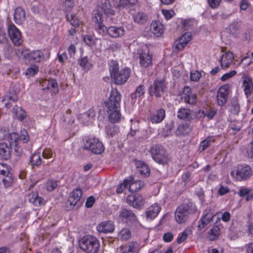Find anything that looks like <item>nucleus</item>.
<instances>
[{
    "label": "nucleus",
    "mask_w": 253,
    "mask_h": 253,
    "mask_svg": "<svg viewBox=\"0 0 253 253\" xmlns=\"http://www.w3.org/2000/svg\"><path fill=\"white\" fill-rule=\"evenodd\" d=\"M197 211L195 204L188 200L177 208L175 212V220L179 223H184L188 219L189 214L195 213Z\"/></svg>",
    "instance_id": "nucleus-2"
},
{
    "label": "nucleus",
    "mask_w": 253,
    "mask_h": 253,
    "mask_svg": "<svg viewBox=\"0 0 253 253\" xmlns=\"http://www.w3.org/2000/svg\"><path fill=\"white\" fill-rule=\"evenodd\" d=\"M12 113L15 115L17 119L20 121H23L27 116V113L20 107L15 106L12 109Z\"/></svg>",
    "instance_id": "nucleus-37"
},
{
    "label": "nucleus",
    "mask_w": 253,
    "mask_h": 253,
    "mask_svg": "<svg viewBox=\"0 0 253 253\" xmlns=\"http://www.w3.org/2000/svg\"><path fill=\"white\" fill-rule=\"evenodd\" d=\"M10 147L9 145L5 142L0 143V156L1 158L4 160H7L10 159Z\"/></svg>",
    "instance_id": "nucleus-32"
},
{
    "label": "nucleus",
    "mask_w": 253,
    "mask_h": 253,
    "mask_svg": "<svg viewBox=\"0 0 253 253\" xmlns=\"http://www.w3.org/2000/svg\"><path fill=\"white\" fill-rule=\"evenodd\" d=\"M52 151L50 149L46 148L42 152V157L44 159H48L52 156Z\"/></svg>",
    "instance_id": "nucleus-63"
},
{
    "label": "nucleus",
    "mask_w": 253,
    "mask_h": 253,
    "mask_svg": "<svg viewBox=\"0 0 253 253\" xmlns=\"http://www.w3.org/2000/svg\"><path fill=\"white\" fill-rule=\"evenodd\" d=\"M19 135L15 132H12L7 134V140L11 149L13 147L14 154L18 157L21 156L23 154V149L19 143Z\"/></svg>",
    "instance_id": "nucleus-12"
},
{
    "label": "nucleus",
    "mask_w": 253,
    "mask_h": 253,
    "mask_svg": "<svg viewBox=\"0 0 253 253\" xmlns=\"http://www.w3.org/2000/svg\"><path fill=\"white\" fill-rule=\"evenodd\" d=\"M162 12L163 15L165 16L166 19L167 20L170 19L174 15V12L172 10H168L163 9L162 10Z\"/></svg>",
    "instance_id": "nucleus-62"
},
{
    "label": "nucleus",
    "mask_w": 253,
    "mask_h": 253,
    "mask_svg": "<svg viewBox=\"0 0 253 253\" xmlns=\"http://www.w3.org/2000/svg\"><path fill=\"white\" fill-rule=\"evenodd\" d=\"M92 19L94 23L95 30L101 36L108 34L112 38H117L122 37L125 33V30L122 26H111L108 28L105 26L103 24V15L98 10L95 12L94 16L92 17Z\"/></svg>",
    "instance_id": "nucleus-1"
},
{
    "label": "nucleus",
    "mask_w": 253,
    "mask_h": 253,
    "mask_svg": "<svg viewBox=\"0 0 253 253\" xmlns=\"http://www.w3.org/2000/svg\"><path fill=\"white\" fill-rule=\"evenodd\" d=\"M126 203L136 209L141 208L145 204V199L138 194L128 195L126 199Z\"/></svg>",
    "instance_id": "nucleus-15"
},
{
    "label": "nucleus",
    "mask_w": 253,
    "mask_h": 253,
    "mask_svg": "<svg viewBox=\"0 0 253 253\" xmlns=\"http://www.w3.org/2000/svg\"><path fill=\"white\" fill-rule=\"evenodd\" d=\"M60 2L66 10H70L74 5L73 0H60Z\"/></svg>",
    "instance_id": "nucleus-50"
},
{
    "label": "nucleus",
    "mask_w": 253,
    "mask_h": 253,
    "mask_svg": "<svg viewBox=\"0 0 253 253\" xmlns=\"http://www.w3.org/2000/svg\"><path fill=\"white\" fill-rule=\"evenodd\" d=\"M96 229L99 233H112L115 229L114 222L111 220L102 221L96 226Z\"/></svg>",
    "instance_id": "nucleus-20"
},
{
    "label": "nucleus",
    "mask_w": 253,
    "mask_h": 253,
    "mask_svg": "<svg viewBox=\"0 0 253 253\" xmlns=\"http://www.w3.org/2000/svg\"><path fill=\"white\" fill-rule=\"evenodd\" d=\"M139 63L143 68L148 67L152 65V55L149 53V50L142 51L139 56Z\"/></svg>",
    "instance_id": "nucleus-21"
},
{
    "label": "nucleus",
    "mask_w": 253,
    "mask_h": 253,
    "mask_svg": "<svg viewBox=\"0 0 253 253\" xmlns=\"http://www.w3.org/2000/svg\"><path fill=\"white\" fill-rule=\"evenodd\" d=\"M230 111L235 115H238L240 112V105L236 98H234L232 100Z\"/></svg>",
    "instance_id": "nucleus-45"
},
{
    "label": "nucleus",
    "mask_w": 253,
    "mask_h": 253,
    "mask_svg": "<svg viewBox=\"0 0 253 253\" xmlns=\"http://www.w3.org/2000/svg\"><path fill=\"white\" fill-rule=\"evenodd\" d=\"M14 19L17 24H21L25 21L26 15L24 10L20 7H17L14 13Z\"/></svg>",
    "instance_id": "nucleus-33"
},
{
    "label": "nucleus",
    "mask_w": 253,
    "mask_h": 253,
    "mask_svg": "<svg viewBox=\"0 0 253 253\" xmlns=\"http://www.w3.org/2000/svg\"><path fill=\"white\" fill-rule=\"evenodd\" d=\"M82 195V191L79 188L74 189L70 194L67 204H69V209H73L76 205L78 207L81 206L82 203L80 200Z\"/></svg>",
    "instance_id": "nucleus-16"
},
{
    "label": "nucleus",
    "mask_w": 253,
    "mask_h": 253,
    "mask_svg": "<svg viewBox=\"0 0 253 253\" xmlns=\"http://www.w3.org/2000/svg\"><path fill=\"white\" fill-rule=\"evenodd\" d=\"M131 71L129 68H125L121 70L117 73L115 74L112 78L114 83L117 84H125L130 76Z\"/></svg>",
    "instance_id": "nucleus-14"
},
{
    "label": "nucleus",
    "mask_w": 253,
    "mask_h": 253,
    "mask_svg": "<svg viewBox=\"0 0 253 253\" xmlns=\"http://www.w3.org/2000/svg\"><path fill=\"white\" fill-rule=\"evenodd\" d=\"M129 180L126 179L124 180L122 183H121L117 188L116 192L118 194L122 193L128 186L129 184Z\"/></svg>",
    "instance_id": "nucleus-52"
},
{
    "label": "nucleus",
    "mask_w": 253,
    "mask_h": 253,
    "mask_svg": "<svg viewBox=\"0 0 253 253\" xmlns=\"http://www.w3.org/2000/svg\"><path fill=\"white\" fill-rule=\"evenodd\" d=\"M57 184L56 181L48 180L46 183V188L48 191H52L56 188Z\"/></svg>",
    "instance_id": "nucleus-54"
},
{
    "label": "nucleus",
    "mask_w": 253,
    "mask_h": 253,
    "mask_svg": "<svg viewBox=\"0 0 253 253\" xmlns=\"http://www.w3.org/2000/svg\"><path fill=\"white\" fill-rule=\"evenodd\" d=\"M108 112H110L109 116V119L111 123H117L120 120L121 114L120 112V109H114V110H108Z\"/></svg>",
    "instance_id": "nucleus-38"
},
{
    "label": "nucleus",
    "mask_w": 253,
    "mask_h": 253,
    "mask_svg": "<svg viewBox=\"0 0 253 253\" xmlns=\"http://www.w3.org/2000/svg\"><path fill=\"white\" fill-rule=\"evenodd\" d=\"M80 248L86 253H97L100 247L99 240L94 236L86 235L79 242Z\"/></svg>",
    "instance_id": "nucleus-4"
},
{
    "label": "nucleus",
    "mask_w": 253,
    "mask_h": 253,
    "mask_svg": "<svg viewBox=\"0 0 253 253\" xmlns=\"http://www.w3.org/2000/svg\"><path fill=\"white\" fill-rule=\"evenodd\" d=\"M118 238L121 241H127L131 238V233L127 228H123L118 234Z\"/></svg>",
    "instance_id": "nucleus-40"
},
{
    "label": "nucleus",
    "mask_w": 253,
    "mask_h": 253,
    "mask_svg": "<svg viewBox=\"0 0 253 253\" xmlns=\"http://www.w3.org/2000/svg\"><path fill=\"white\" fill-rule=\"evenodd\" d=\"M220 234V229L217 226H214L208 232V239L210 241L216 239Z\"/></svg>",
    "instance_id": "nucleus-41"
},
{
    "label": "nucleus",
    "mask_w": 253,
    "mask_h": 253,
    "mask_svg": "<svg viewBox=\"0 0 253 253\" xmlns=\"http://www.w3.org/2000/svg\"><path fill=\"white\" fill-rule=\"evenodd\" d=\"M30 163L32 166H39L42 163L41 154L39 153H34L30 158Z\"/></svg>",
    "instance_id": "nucleus-43"
},
{
    "label": "nucleus",
    "mask_w": 253,
    "mask_h": 253,
    "mask_svg": "<svg viewBox=\"0 0 253 253\" xmlns=\"http://www.w3.org/2000/svg\"><path fill=\"white\" fill-rule=\"evenodd\" d=\"M183 99L184 102L191 105H194L196 101L195 94L191 93V88L189 86L184 87L183 89Z\"/></svg>",
    "instance_id": "nucleus-28"
},
{
    "label": "nucleus",
    "mask_w": 253,
    "mask_h": 253,
    "mask_svg": "<svg viewBox=\"0 0 253 253\" xmlns=\"http://www.w3.org/2000/svg\"><path fill=\"white\" fill-rule=\"evenodd\" d=\"M136 167L139 173L144 177H148L150 173V170L147 164L142 161H137Z\"/></svg>",
    "instance_id": "nucleus-30"
},
{
    "label": "nucleus",
    "mask_w": 253,
    "mask_h": 253,
    "mask_svg": "<svg viewBox=\"0 0 253 253\" xmlns=\"http://www.w3.org/2000/svg\"><path fill=\"white\" fill-rule=\"evenodd\" d=\"M10 169V168L6 165L0 164V180L5 188L11 187L13 182V177Z\"/></svg>",
    "instance_id": "nucleus-8"
},
{
    "label": "nucleus",
    "mask_w": 253,
    "mask_h": 253,
    "mask_svg": "<svg viewBox=\"0 0 253 253\" xmlns=\"http://www.w3.org/2000/svg\"><path fill=\"white\" fill-rule=\"evenodd\" d=\"M9 36L13 43L19 46L23 42L21 34L14 25H10L8 29Z\"/></svg>",
    "instance_id": "nucleus-17"
},
{
    "label": "nucleus",
    "mask_w": 253,
    "mask_h": 253,
    "mask_svg": "<svg viewBox=\"0 0 253 253\" xmlns=\"http://www.w3.org/2000/svg\"><path fill=\"white\" fill-rule=\"evenodd\" d=\"M97 7V9L93 11L92 17L94 16L95 12L98 10L102 15V12H103L104 14L108 17L115 14V11L112 9L109 0H98Z\"/></svg>",
    "instance_id": "nucleus-11"
},
{
    "label": "nucleus",
    "mask_w": 253,
    "mask_h": 253,
    "mask_svg": "<svg viewBox=\"0 0 253 253\" xmlns=\"http://www.w3.org/2000/svg\"><path fill=\"white\" fill-rule=\"evenodd\" d=\"M214 215L210 210H206L204 212L203 215L201 217L199 221V224L197 228L199 230H201L208 225L212 220Z\"/></svg>",
    "instance_id": "nucleus-19"
},
{
    "label": "nucleus",
    "mask_w": 253,
    "mask_h": 253,
    "mask_svg": "<svg viewBox=\"0 0 253 253\" xmlns=\"http://www.w3.org/2000/svg\"><path fill=\"white\" fill-rule=\"evenodd\" d=\"M228 95V87L227 85H223L219 87L217 94V102L219 106H223L226 103Z\"/></svg>",
    "instance_id": "nucleus-22"
},
{
    "label": "nucleus",
    "mask_w": 253,
    "mask_h": 253,
    "mask_svg": "<svg viewBox=\"0 0 253 253\" xmlns=\"http://www.w3.org/2000/svg\"><path fill=\"white\" fill-rule=\"evenodd\" d=\"M78 64L84 70H88L91 64L89 62L88 58L87 56H84L78 60Z\"/></svg>",
    "instance_id": "nucleus-49"
},
{
    "label": "nucleus",
    "mask_w": 253,
    "mask_h": 253,
    "mask_svg": "<svg viewBox=\"0 0 253 253\" xmlns=\"http://www.w3.org/2000/svg\"><path fill=\"white\" fill-rule=\"evenodd\" d=\"M191 40V35L190 33H186L183 34L178 41L175 42L173 50L177 52L182 50Z\"/></svg>",
    "instance_id": "nucleus-18"
},
{
    "label": "nucleus",
    "mask_w": 253,
    "mask_h": 253,
    "mask_svg": "<svg viewBox=\"0 0 253 253\" xmlns=\"http://www.w3.org/2000/svg\"><path fill=\"white\" fill-rule=\"evenodd\" d=\"M27 196L29 202L34 206L39 207L45 204L44 200L42 197L39 196L37 191H32Z\"/></svg>",
    "instance_id": "nucleus-26"
},
{
    "label": "nucleus",
    "mask_w": 253,
    "mask_h": 253,
    "mask_svg": "<svg viewBox=\"0 0 253 253\" xmlns=\"http://www.w3.org/2000/svg\"><path fill=\"white\" fill-rule=\"evenodd\" d=\"M150 152L153 159L159 164L165 165L169 161L168 153L161 145L153 146L150 149Z\"/></svg>",
    "instance_id": "nucleus-6"
},
{
    "label": "nucleus",
    "mask_w": 253,
    "mask_h": 253,
    "mask_svg": "<svg viewBox=\"0 0 253 253\" xmlns=\"http://www.w3.org/2000/svg\"><path fill=\"white\" fill-rule=\"evenodd\" d=\"M166 84L164 79H156L153 84L150 86L149 92L151 96L155 95L156 97H160L166 89Z\"/></svg>",
    "instance_id": "nucleus-10"
},
{
    "label": "nucleus",
    "mask_w": 253,
    "mask_h": 253,
    "mask_svg": "<svg viewBox=\"0 0 253 253\" xmlns=\"http://www.w3.org/2000/svg\"><path fill=\"white\" fill-rule=\"evenodd\" d=\"M16 54L19 57H23L29 61L40 62L44 58V54L40 50L30 51L24 47H19L16 50Z\"/></svg>",
    "instance_id": "nucleus-5"
},
{
    "label": "nucleus",
    "mask_w": 253,
    "mask_h": 253,
    "mask_svg": "<svg viewBox=\"0 0 253 253\" xmlns=\"http://www.w3.org/2000/svg\"><path fill=\"white\" fill-rule=\"evenodd\" d=\"M122 95L116 89L111 90L108 100L106 102L108 110L120 109Z\"/></svg>",
    "instance_id": "nucleus-9"
},
{
    "label": "nucleus",
    "mask_w": 253,
    "mask_h": 253,
    "mask_svg": "<svg viewBox=\"0 0 253 253\" xmlns=\"http://www.w3.org/2000/svg\"><path fill=\"white\" fill-rule=\"evenodd\" d=\"M121 45L116 42L111 43L106 48V50L109 51L114 52L120 49Z\"/></svg>",
    "instance_id": "nucleus-57"
},
{
    "label": "nucleus",
    "mask_w": 253,
    "mask_h": 253,
    "mask_svg": "<svg viewBox=\"0 0 253 253\" xmlns=\"http://www.w3.org/2000/svg\"><path fill=\"white\" fill-rule=\"evenodd\" d=\"M161 210V208L158 204H154L149 207L146 212L147 218L151 219L155 218Z\"/></svg>",
    "instance_id": "nucleus-31"
},
{
    "label": "nucleus",
    "mask_w": 253,
    "mask_h": 253,
    "mask_svg": "<svg viewBox=\"0 0 253 253\" xmlns=\"http://www.w3.org/2000/svg\"><path fill=\"white\" fill-rule=\"evenodd\" d=\"M95 116L93 110L89 109L87 112L80 114L79 116V120L81 123L84 125H88L93 120Z\"/></svg>",
    "instance_id": "nucleus-27"
},
{
    "label": "nucleus",
    "mask_w": 253,
    "mask_h": 253,
    "mask_svg": "<svg viewBox=\"0 0 253 253\" xmlns=\"http://www.w3.org/2000/svg\"><path fill=\"white\" fill-rule=\"evenodd\" d=\"M201 75L199 72L197 71H194L191 72L190 79L191 81L197 82L199 81Z\"/></svg>",
    "instance_id": "nucleus-60"
},
{
    "label": "nucleus",
    "mask_w": 253,
    "mask_h": 253,
    "mask_svg": "<svg viewBox=\"0 0 253 253\" xmlns=\"http://www.w3.org/2000/svg\"><path fill=\"white\" fill-rule=\"evenodd\" d=\"M134 22L138 24H144L148 21V16L143 12L138 11L132 15Z\"/></svg>",
    "instance_id": "nucleus-36"
},
{
    "label": "nucleus",
    "mask_w": 253,
    "mask_h": 253,
    "mask_svg": "<svg viewBox=\"0 0 253 253\" xmlns=\"http://www.w3.org/2000/svg\"><path fill=\"white\" fill-rule=\"evenodd\" d=\"M139 248L138 244L135 242H131L120 247L121 253H138Z\"/></svg>",
    "instance_id": "nucleus-25"
},
{
    "label": "nucleus",
    "mask_w": 253,
    "mask_h": 253,
    "mask_svg": "<svg viewBox=\"0 0 253 253\" xmlns=\"http://www.w3.org/2000/svg\"><path fill=\"white\" fill-rule=\"evenodd\" d=\"M165 117V110L163 109H160L150 116V119L152 123H159L164 120Z\"/></svg>",
    "instance_id": "nucleus-35"
},
{
    "label": "nucleus",
    "mask_w": 253,
    "mask_h": 253,
    "mask_svg": "<svg viewBox=\"0 0 253 253\" xmlns=\"http://www.w3.org/2000/svg\"><path fill=\"white\" fill-rule=\"evenodd\" d=\"M236 73H237L236 71H235V70L231 71V72H230L229 73L224 74L221 77V80L222 81H225L228 80L229 79H230V78L232 77L234 75H235L236 74Z\"/></svg>",
    "instance_id": "nucleus-61"
},
{
    "label": "nucleus",
    "mask_w": 253,
    "mask_h": 253,
    "mask_svg": "<svg viewBox=\"0 0 253 253\" xmlns=\"http://www.w3.org/2000/svg\"><path fill=\"white\" fill-rule=\"evenodd\" d=\"M177 117L181 120L190 121L193 119V112L187 108H181L177 111Z\"/></svg>",
    "instance_id": "nucleus-29"
},
{
    "label": "nucleus",
    "mask_w": 253,
    "mask_h": 253,
    "mask_svg": "<svg viewBox=\"0 0 253 253\" xmlns=\"http://www.w3.org/2000/svg\"><path fill=\"white\" fill-rule=\"evenodd\" d=\"M244 90L246 95L250 94L253 90V86L252 80L249 78H246L243 81Z\"/></svg>",
    "instance_id": "nucleus-44"
},
{
    "label": "nucleus",
    "mask_w": 253,
    "mask_h": 253,
    "mask_svg": "<svg viewBox=\"0 0 253 253\" xmlns=\"http://www.w3.org/2000/svg\"><path fill=\"white\" fill-rule=\"evenodd\" d=\"M84 149L89 150L94 154H99L104 151V147L98 138L89 137L85 139Z\"/></svg>",
    "instance_id": "nucleus-7"
},
{
    "label": "nucleus",
    "mask_w": 253,
    "mask_h": 253,
    "mask_svg": "<svg viewBox=\"0 0 253 253\" xmlns=\"http://www.w3.org/2000/svg\"><path fill=\"white\" fill-rule=\"evenodd\" d=\"M19 143L23 141V143L27 142L29 140V135L25 130H21L20 135H19Z\"/></svg>",
    "instance_id": "nucleus-55"
},
{
    "label": "nucleus",
    "mask_w": 253,
    "mask_h": 253,
    "mask_svg": "<svg viewBox=\"0 0 253 253\" xmlns=\"http://www.w3.org/2000/svg\"><path fill=\"white\" fill-rule=\"evenodd\" d=\"M119 131V128L115 125L111 124L106 127V132L108 135L113 136Z\"/></svg>",
    "instance_id": "nucleus-48"
},
{
    "label": "nucleus",
    "mask_w": 253,
    "mask_h": 253,
    "mask_svg": "<svg viewBox=\"0 0 253 253\" xmlns=\"http://www.w3.org/2000/svg\"><path fill=\"white\" fill-rule=\"evenodd\" d=\"M211 142V139L210 138H207L201 142L200 147L202 149V151H204L210 146Z\"/></svg>",
    "instance_id": "nucleus-58"
},
{
    "label": "nucleus",
    "mask_w": 253,
    "mask_h": 253,
    "mask_svg": "<svg viewBox=\"0 0 253 253\" xmlns=\"http://www.w3.org/2000/svg\"><path fill=\"white\" fill-rule=\"evenodd\" d=\"M66 18L73 27L77 28L79 26V20L74 15L72 14H66Z\"/></svg>",
    "instance_id": "nucleus-46"
},
{
    "label": "nucleus",
    "mask_w": 253,
    "mask_h": 253,
    "mask_svg": "<svg viewBox=\"0 0 253 253\" xmlns=\"http://www.w3.org/2000/svg\"><path fill=\"white\" fill-rule=\"evenodd\" d=\"M234 56L232 52L228 51L224 53L221 57L220 62L223 69H226L232 64Z\"/></svg>",
    "instance_id": "nucleus-23"
},
{
    "label": "nucleus",
    "mask_w": 253,
    "mask_h": 253,
    "mask_svg": "<svg viewBox=\"0 0 253 253\" xmlns=\"http://www.w3.org/2000/svg\"><path fill=\"white\" fill-rule=\"evenodd\" d=\"M113 2L114 7L119 8H124L128 4L127 0H113Z\"/></svg>",
    "instance_id": "nucleus-53"
},
{
    "label": "nucleus",
    "mask_w": 253,
    "mask_h": 253,
    "mask_svg": "<svg viewBox=\"0 0 253 253\" xmlns=\"http://www.w3.org/2000/svg\"><path fill=\"white\" fill-rule=\"evenodd\" d=\"M109 70L111 77L120 71L118 63L117 61L112 60L110 61L109 63Z\"/></svg>",
    "instance_id": "nucleus-42"
},
{
    "label": "nucleus",
    "mask_w": 253,
    "mask_h": 253,
    "mask_svg": "<svg viewBox=\"0 0 253 253\" xmlns=\"http://www.w3.org/2000/svg\"><path fill=\"white\" fill-rule=\"evenodd\" d=\"M84 41L86 45L92 46L94 43V40L93 37L90 35H85L84 38Z\"/></svg>",
    "instance_id": "nucleus-64"
},
{
    "label": "nucleus",
    "mask_w": 253,
    "mask_h": 253,
    "mask_svg": "<svg viewBox=\"0 0 253 253\" xmlns=\"http://www.w3.org/2000/svg\"><path fill=\"white\" fill-rule=\"evenodd\" d=\"M129 191L131 192H135L140 190L144 186L143 181L141 180H136L133 181V178L129 177Z\"/></svg>",
    "instance_id": "nucleus-34"
},
{
    "label": "nucleus",
    "mask_w": 253,
    "mask_h": 253,
    "mask_svg": "<svg viewBox=\"0 0 253 253\" xmlns=\"http://www.w3.org/2000/svg\"><path fill=\"white\" fill-rule=\"evenodd\" d=\"M119 217L128 225L135 224L138 222L135 213L129 209H122L119 212Z\"/></svg>",
    "instance_id": "nucleus-13"
},
{
    "label": "nucleus",
    "mask_w": 253,
    "mask_h": 253,
    "mask_svg": "<svg viewBox=\"0 0 253 253\" xmlns=\"http://www.w3.org/2000/svg\"><path fill=\"white\" fill-rule=\"evenodd\" d=\"M39 70L38 66L35 65H32L29 68H28L25 72V75L29 77L34 76L37 73Z\"/></svg>",
    "instance_id": "nucleus-51"
},
{
    "label": "nucleus",
    "mask_w": 253,
    "mask_h": 253,
    "mask_svg": "<svg viewBox=\"0 0 253 253\" xmlns=\"http://www.w3.org/2000/svg\"><path fill=\"white\" fill-rule=\"evenodd\" d=\"M252 191V189L249 188L240 187L239 191L237 192L238 195L241 197L246 196L249 193Z\"/></svg>",
    "instance_id": "nucleus-56"
},
{
    "label": "nucleus",
    "mask_w": 253,
    "mask_h": 253,
    "mask_svg": "<svg viewBox=\"0 0 253 253\" xmlns=\"http://www.w3.org/2000/svg\"><path fill=\"white\" fill-rule=\"evenodd\" d=\"M230 175L235 181H245L253 175V170L248 165H238L232 169Z\"/></svg>",
    "instance_id": "nucleus-3"
},
{
    "label": "nucleus",
    "mask_w": 253,
    "mask_h": 253,
    "mask_svg": "<svg viewBox=\"0 0 253 253\" xmlns=\"http://www.w3.org/2000/svg\"><path fill=\"white\" fill-rule=\"evenodd\" d=\"M188 232L187 230H185L181 233V235L177 239V244H181L187 238L188 236Z\"/></svg>",
    "instance_id": "nucleus-59"
},
{
    "label": "nucleus",
    "mask_w": 253,
    "mask_h": 253,
    "mask_svg": "<svg viewBox=\"0 0 253 253\" xmlns=\"http://www.w3.org/2000/svg\"><path fill=\"white\" fill-rule=\"evenodd\" d=\"M149 31L150 36H155L156 37L161 36L163 32V26L159 21H153L150 26Z\"/></svg>",
    "instance_id": "nucleus-24"
},
{
    "label": "nucleus",
    "mask_w": 253,
    "mask_h": 253,
    "mask_svg": "<svg viewBox=\"0 0 253 253\" xmlns=\"http://www.w3.org/2000/svg\"><path fill=\"white\" fill-rule=\"evenodd\" d=\"M17 100L18 98L16 95L11 96L9 95H7L3 96L1 101L4 102V106L6 108H9L11 106L9 101L11 100L13 102H16L17 101Z\"/></svg>",
    "instance_id": "nucleus-47"
},
{
    "label": "nucleus",
    "mask_w": 253,
    "mask_h": 253,
    "mask_svg": "<svg viewBox=\"0 0 253 253\" xmlns=\"http://www.w3.org/2000/svg\"><path fill=\"white\" fill-rule=\"evenodd\" d=\"M145 93V87L144 85L140 84L136 88L135 91L131 94V98L133 100L137 97L143 96Z\"/></svg>",
    "instance_id": "nucleus-39"
}]
</instances>
